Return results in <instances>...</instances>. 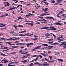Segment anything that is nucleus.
Returning a JSON list of instances; mask_svg holds the SVG:
<instances>
[{"label":"nucleus","instance_id":"nucleus-1","mask_svg":"<svg viewBox=\"0 0 66 66\" xmlns=\"http://www.w3.org/2000/svg\"><path fill=\"white\" fill-rule=\"evenodd\" d=\"M48 28H50V29H48ZM46 29V30H56V28H54L52 26H51L50 27H43L42 28H41L40 29V30L41 29Z\"/></svg>","mask_w":66,"mask_h":66},{"label":"nucleus","instance_id":"nucleus-2","mask_svg":"<svg viewBox=\"0 0 66 66\" xmlns=\"http://www.w3.org/2000/svg\"><path fill=\"white\" fill-rule=\"evenodd\" d=\"M3 4H6L4 6L5 7H7V6H10V4H9V3L7 2H4L3 3Z\"/></svg>","mask_w":66,"mask_h":66},{"label":"nucleus","instance_id":"nucleus-3","mask_svg":"<svg viewBox=\"0 0 66 66\" xmlns=\"http://www.w3.org/2000/svg\"><path fill=\"white\" fill-rule=\"evenodd\" d=\"M33 43H29L27 44H26V45L27 47H29L30 46H31L32 45H33Z\"/></svg>","mask_w":66,"mask_h":66},{"label":"nucleus","instance_id":"nucleus-4","mask_svg":"<svg viewBox=\"0 0 66 66\" xmlns=\"http://www.w3.org/2000/svg\"><path fill=\"white\" fill-rule=\"evenodd\" d=\"M13 27L14 28H16L17 27H23V26L22 25H19L18 26H16L15 25H13Z\"/></svg>","mask_w":66,"mask_h":66},{"label":"nucleus","instance_id":"nucleus-5","mask_svg":"<svg viewBox=\"0 0 66 66\" xmlns=\"http://www.w3.org/2000/svg\"><path fill=\"white\" fill-rule=\"evenodd\" d=\"M28 15H26V17H30V16H34V14H32L30 13L28 14Z\"/></svg>","mask_w":66,"mask_h":66},{"label":"nucleus","instance_id":"nucleus-6","mask_svg":"<svg viewBox=\"0 0 66 66\" xmlns=\"http://www.w3.org/2000/svg\"><path fill=\"white\" fill-rule=\"evenodd\" d=\"M38 59V57H37L35 59H34L32 60L31 61H30V62H36L37 60Z\"/></svg>","mask_w":66,"mask_h":66},{"label":"nucleus","instance_id":"nucleus-7","mask_svg":"<svg viewBox=\"0 0 66 66\" xmlns=\"http://www.w3.org/2000/svg\"><path fill=\"white\" fill-rule=\"evenodd\" d=\"M16 7H14L13 8H11L9 9V10H6V11L7 12V11H10V10H15V8H16Z\"/></svg>","mask_w":66,"mask_h":66},{"label":"nucleus","instance_id":"nucleus-8","mask_svg":"<svg viewBox=\"0 0 66 66\" xmlns=\"http://www.w3.org/2000/svg\"><path fill=\"white\" fill-rule=\"evenodd\" d=\"M48 11V8H46L44 10V13H47V12L46 11Z\"/></svg>","mask_w":66,"mask_h":66},{"label":"nucleus","instance_id":"nucleus-9","mask_svg":"<svg viewBox=\"0 0 66 66\" xmlns=\"http://www.w3.org/2000/svg\"><path fill=\"white\" fill-rule=\"evenodd\" d=\"M46 18L47 19H53V18L51 17H46Z\"/></svg>","mask_w":66,"mask_h":66},{"label":"nucleus","instance_id":"nucleus-10","mask_svg":"<svg viewBox=\"0 0 66 66\" xmlns=\"http://www.w3.org/2000/svg\"><path fill=\"white\" fill-rule=\"evenodd\" d=\"M49 15V14L47 13H45V14H44L43 13L42 14H41L40 15V16H42V17H43L44 16V15Z\"/></svg>","mask_w":66,"mask_h":66},{"label":"nucleus","instance_id":"nucleus-11","mask_svg":"<svg viewBox=\"0 0 66 66\" xmlns=\"http://www.w3.org/2000/svg\"><path fill=\"white\" fill-rule=\"evenodd\" d=\"M33 34H30L29 33H28L27 34H25V35L27 36H32V35H33Z\"/></svg>","mask_w":66,"mask_h":66},{"label":"nucleus","instance_id":"nucleus-12","mask_svg":"<svg viewBox=\"0 0 66 66\" xmlns=\"http://www.w3.org/2000/svg\"><path fill=\"white\" fill-rule=\"evenodd\" d=\"M50 34L48 33H46L45 34V36L46 37H49L50 36Z\"/></svg>","mask_w":66,"mask_h":66},{"label":"nucleus","instance_id":"nucleus-13","mask_svg":"<svg viewBox=\"0 0 66 66\" xmlns=\"http://www.w3.org/2000/svg\"><path fill=\"white\" fill-rule=\"evenodd\" d=\"M19 6H20L21 7H22V5H18V6H17L16 7H16V9H18V7Z\"/></svg>","mask_w":66,"mask_h":66},{"label":"nucleus","instance_id":"nucleus-14","mask_svg":"<svg viewBox=\"0 0 66 66\" xmlns=\"http://www.w3.org/2000/svg\"><path fill=\"white\" fill-rule=\"evenodd\" d=\"M45 21V22H46V20L45 19H41L39 20V21Z\"/></svg>","mask_w":66,"mask_h":66},{"label":"nucleus","instance_id":"nucleus-15","mask_svg":"<svg viewBox=\"0 0 66 66\" xmlns=\"http://www.w3.org/2000/svg\"><path fill=\"white\" fill-rule=\"evenodd\" d=\"M62 11L60 12L57 15V17H61L60 16H59V15H60V14H62Z\"/></svg>","mask_w":66,"mask_h":66},{"label":"nucleus","instance_id":"nucleus-16","mask_svg":"<svg viewBox=\"0 0 66 66\" xmlns=\"http://www.w3.org/2000/svg\"><path fill=\"white\" fill-rule=\"evenodd\" d=\"M58 61H60L61 62H63V60L61 59H57Z\"/></svg>","mask_w":66,"mask_h":66},{"label":"nucleus","instance_id":"nucleus-17","mask_svg":"<svg viewBox=\"0 0 66 66\" xmlns=\"http://www.w3.org/2000/svg\"><path fill=\"white\" fill-rule=\"evenodd\" d=\"M63 45L64 46H63V49H65L66 48V43L63 44Z\"/></svg>","mask_w":66,"mask_h":66},{"label":"nucleus","instance_id":"nucleus-18","mask_svg":"<svg viewBox=\"0 0 66 66\" xmlns=\"http://www.w3.org/2000/svg\"><path fill=\"white\" fill-rule=\"evenodd\" d=\"M40 47H41V46H37V47H36L35 48L36 49H39V48H40Z\"/></svg>","mask_w":66,"mask_h":66},{"label":"nucleus","instance_id":"nucleus-19","mask_svg":"<svg viewBox=\"0 0 66 66\" xmlns=\"http://www.w3.org/2000/svg\"><path fill=\"white\" fill-rule=\"evenodd\" d=\"M40 53L42 55H43V56H45V57L47 56V55H45L44 53Z\"/></svg>","mask_w":66,"mask_h":66},{"label":"nucleus","instance_id":"nucleus-20","mask_svg":"<svg viewBox=\"0 0 66 66\" xmlns=\"http://www.w3.org/2000/svg\"><path fill=\"white\" fill-rule=\"evenodd\" d=\"M55 55L58 56L60 55V52H57L55 53Z\"/></svg>","mask_w":66,"mask_h":66},{"label":"nucleus","instance_id":"nucleus-21","mask_svg":"<svg viewBox=\"0 0 66 66\" xmlns=\"http://www.w3.org/2000/svg\"><path fill=\"white\" fill-rule=\"evenodd\" d=\"M8 16V14H6L2 15H1L0 17H4V16Z\"/></svg>","mask_w":66,"mask_h":66},{"label":"nucleus","instance_id":"nucleus-22","mask_svg":"<svg viewBox=\"0 0 66 66\" xmlns=\"http://www.w3.org/2000/svg\"><path fill=\"white\" fill-rule=\"evenodd\" d=\"M52 2H51V3H55V1L54 0H52Z\"/></svg>","mask_w":66,"mask_h":66},{"label":"nucleus","instance_id":"nucleus-23","mask_svg":"<svg viewBox=\"0 0 66 66\" xmlns=\"http://www.w3.org/2000/svg\"><path fill=\"white\" fill-rule=\"evenodd\" d=\"M26 45V43H18L16 44V45Z\"/></svg>","mask_w":66,"mask_h":66},{"label":"nucleus","instance_id":"nucleus-24","mask_svg":"<svg viewBox=\"0 0 66 66\" xmlns=\"http://www.w3.org/2000/svg\"><path fill=\"white\" fill-rule=\"evenodd\" d=\"M28 61V60H24L23 61H22V63H26V62H27Z\"/></svg>","mask_w":66,"mask_h":66},{"label":"nucleus","instance_id":"nucleus-25","mask_svg":"<svg viewBox=\"0 0 66 66\" xmlns=\"http://www.w3.org/2000/svg\"><path fill=\"white\" fill-rule=\"evenodd\" d=\"M12 47H13L14 48H18V47H19V46H12Z\"/></svg>","mask_w":66,"mask_h":66},{"label":"nucleus","instance_id":"nucleus-26","mask_svg":"<svg viewBox=\"0 0 66 66\" xmlns=\"http://www.w3.org/2000/svg\"><path fill=\"white\" fill-rule=\"evenodd\" d=\"M54 62V60H51L50 61H49L47 62L48 63H52V62Z\"/></svg>","mask_w":66,"mask_h":66},{"label":"nucleus","instance_id":"nucleus-27","mask_svg":"<svg viewBox=\"0 0 66 66\" xmlns=\"http://www.w3.org/2000/svg\"><path fill=\"white\" fill-rule=\"evenodd\" d=\"M8 62H9V61L5 60L4 62H3V63H7Z\"/></svg>","mask_w":66,"mask_h":66},{"label":"nucleus","instance_id":"nucleus-28","mask_svg":"<svg viewBox=\"0 0 66 66\" xmlns=\"http://www.w3.org/2000/svg\"><path fill=\"white\" fill-rule=\"evenodd\" d=\"M44 3H45L46 5H48V4H49V3L47 2H44Z\"/></svg>","mask_w":66,"mask_h":66},{"label":"nucleus","instance_id":"nucleus-29","mask_svg":"<svg viewBox=\"0 0 66 66\" xmlns=\"http://www.w3.org/2000/svg\"><path fill=\"white\" fill-rule=\"evenodd\" d=\"M62 11H61L60 12H61L62 13L61 14L63 13V12H64V9L63 8L61 9Z\"/></svg>","mask_w":66,"mask_h":66},{"label":"nucleus","instance_id":"nucleus-30","mask_svg":"<svg viewBox=\"0 0 66 66\" xmlns=\"http://www.w3.org/2000/svg\"><path fill=\"white\" fill-rule=\"evenodd\" d=\"M23 19V18L21 17H19V18H18L17 20H19V19Z\"/></svg>","mask_w":66,"mask_h":66},{"label":"nucleus","instance_id":"nucleus-31","mask_svg":"<svg viewBox=\"0 0 66 66\" xmlns=\"http://www.w3.org/2000/svg\"><path fill=\"white\" fill-rule=\"evenodd\" d=\"M42 45L44 46H48V44H42Z\"/></svg>","mask_w":66,"mask_h":66},{"label":"nucleus","instance_id":"nucleus-32","mask_svg":"<svg viewBox=\"0 0 66 66\" xmlns=\"http://www.w3.org/2000/svg\"><path fill=\"white\" fill-rule=\"evenodd\" d=\"M50 65V64L49 63H48L47 64H43V66H48V65Z\"/></svg>","mask_w":66,"mask_h":66},{"label":"nucleus","instance_id":"nucleus-33","mask_svg":"<svg viewBox=\"0 0 66 66\" xmlns=\"http://www.w3.org/2000/svg\"><path fill=\"white\" fill-rule=\"evenodd\" d=\"M49 57H50V60H52V56H49Z\"/></svg>","mask_w":66,"mask_h":66},{"label":"nucleus","instance_id":"nucleus-34","mask_svg":"<svg viewBox=\"0 0 66 66\" xmlns=\"http://www.w3.org/2000/svg\"><path fill=\"white\" fill-rule=\"evenodd\" d=\"M27 56H22L21 58V59H24V58H26V57H27Z\"/></svg>","mask_w":66,"mask_h":66},{"label":"nucleus","instance_id":"nucleus-35","mask_svg":"<svg viewBox=\"0 0 66 66\" xmlns=\"http://www.w3.org/2000/svg\"><path fill=\"white\" fill-rule=\"evenodd\" d=\"M53 43V41H52L51 42H49L48 43V44H52V43Z\"/></svg>","mask_w":66,"mask_h":66},{"label":"nucleus","instance_id":"nucleus-36","mask_svg":"<svg viewBox=\"0 0 66 66\" xmlns=\"http://www.w3.org/2000/svg\"><path fill=\"white\" fill-rule=\"evenodd\" d=\"M9 33H10V34H14L15 33V32L14 31H11V32H9Z\"/></svg>","mask_w":66,"mask_h":66},{"label":"nucleus","instance_id":"nucleus-37","mask_svg":"<svg viewBox=\"0 0 66 66\" xmlns=\"http://www.w3.org/2000/svg\"><path fill=\"white\" fill-rule=\"evenodd\" d=\"M13 1L14 2H15V1H16V2H15V3H16L17 2H18V1H17V0H13Z\"/></svg>","mask_w":66,"mask_h":66},{"label":"nucleus","instance_id":"nucleus-38","mask_svg":"<svg viewBox=\"0 0 66 66\" xmlns=\"http://www.w3.org/2000/svg\"><path fill=\"white\" fill-rule=\"evenodd\" d=\"M8 66H15V65H11V64H8L7 65Z\"/></svg>","mask_w":66,"mask_h":66},{"label":"nucleus","instance_id":"nucleus-39","mask_svg":"<svg viewBox=\"0 0 66 66\" xmlns=\"http://www.w3.org/2000/svg\"><path fill=\"white\" fill-rule=\"evenodd\" d=\"M33 63H31L29 65V66H33Z\"/></svg>","mask_w":66,"mask_h":66},{"label":"nucleus","instance_id":"nucleus-40","mask_svg":"<svg viewBox=\"0 0 66 66\" xmlns=\"http://www.w3.org/2000/svg\"><path fill=\"white\" fill-rule=\"evenodd\" d=\"M60 38L61 37H58L57 38L58 40H60L61 39H60Z\"/></svg>","mask_w":66,"mask_h":66},{"label":"nucleus","instance_id":"nucleus-41","mask_svg":"<svg viewBox=\"0 0 66 66\" xmlns=\"http://www.w3.org/2000/svg\"><path fill=\"white\" fill-rule=\"evenodd\" d=\"M29 24H30L31 27H33V26L34 25L33 23H30Z\"/></svg>","mask_w":66,"mask_h":66},{"label":"nucleus","instance_id":"nucleus-42","mask_svg":"<svg viewBox=\"0 0 66 66\" xmlns=\"http://www.w3.org/2000/svg\"><path fill=\"white\" fill-rule=\"evenodd\" d=\"M62 24V23L58 22V25L61 26Z\"/></svg>","mask_w":66,"mask_h":66},{"label":"nucleus","instance_id":"nucleus-43","mask_svg":"<svg viewBox=\"0 0 66 66\" xmlns=\"http://www.w3.org/2000/svg\"><path fill=\"white\" fill-rule=\"evenodd\" d=\"M52 35L55 38H56V36L54 34H52Z\"/></svg>","mask_w":66,"mask_h":66},{"label":"nucleus","instance_id":"nucleus-44","mask_svg":"<svg viewBox=\"0 0 66 66\" xmlns=\"http://www.w3.org/2000/svg\"><path fill=\"white\" fill-rule=\"evenodd\" d=\"M19 62V61H18L17 62H12V64H15V63H18Z\"/></svg>","mask_w":66,"mask_h":66},{"label":"nucleus","instance_id":"nucleus-45","mask_svg":"<svg viewBox=\"0 0 66 66\" xmlns=\"http://www.w3.org/2000/svg\"><path fill=\"white\" fill-rule=\"evenodd\" d=\"M54 24H55L56 25H59V22H55L54 23Z\"/></svg>","mask_w":66,"mask_h":66},{"label":"nucleus","instance_id":"nucleus-46","mask_svg":"<svg viewBox=\"0 0 66 66\" xmlns=\"http://www.w3.org/2000/svg\"><path fill=\"white\" fill-rule=\"evenodd\" d=\"M19 36H24V35L22 34H19Z\"/></svg>","mask_w":66,"mask_h":66},{"label":"nucleus","instance_id":"nucleus-47","mask_svg":"<svg viewBox=\"0 0 66 66\" xmlns=\"http://www.w3.org/2000/svg\"><path fill=\"white\" fill-rule=\"evenodd\" d=\"M53 40V39H47V40H48V41H51V40Z\"/></svg>","mask_w":66,"mask_h":66},{"label":"nucleus","instance_id":"nucleus-48","mask_svg":"<svg viewBox=\"0 0 66 66\" xmlns=\"http://www.w3.org/2000/svg\"><path fill=\"white\" fill-rule=\"evenodd\" d=\"M10 42H7L5 43V44H8L9 45H11V44L10 43Z\"/></svg>","mask_w":66,"mask_h":66},{"label":"nucleus","instance_id":"nucleus-49","mask_svg":"<svg viewBox=\"0 0 66 66\" xmlns=\"http://www.w3.org/2000/svg\"><path fill=\"white\" fill-rule=\"evenodd\" d=\"M44 59H45V60H46V61H49V60L47 59H46L45 58Z\"/></svg>","mask_w":66,"mask_h":66},{"label":"nucleus","instance_id":"nucleus-50","mask_svg":"<svg viewBox=\"0 0 66 66\" xmlns=\"http://www.w3.org/2000/svg\"><path fill=\"white\" fill-rule=\"evenodd\" d=\"M48 48V47H45L43 49V50H46L47 49V48Z\"/></svg>","mask_w":66,"mask_h":66},{"label":"nucleus","instance_id":"nucleus-51","mask_svg":"<svg viewBox=\"0 0 66 66\" xmlns=\"http://www.w3.org/2000/svg\"><path fill=\"white\" fill-rule=\"evenodd\" d=\"M36 49V48H34L33 50H31V51H35V50Z\"/></svg>","mask_w":66,"mask_h":66},{"label":"nucleus","instance_id":"nucleus-52","mask_svg":"<svg viewBox=\"0 0 66 66\" xmlns=\"http://www.w3.org/2000/svg\"><path fill=\"white\" fill-rule=\"evenodd\" d=\"M8 48H9V47H5L4 48H3V49H8ZM2 49L3 48H2L1 49Z\"/></svg>","mask_w":66,"mask_h":66},{"label":"nucleus","instance_id":"nucleus-53","mask_svg":"<svg viewBox=\"0 0 66 66\" xmlns=\"http://www.w3.org/2000/svg\"><path fill=\"white\" fill-rule=\"evenodd\" d=\"M1 55H3V56H6V55L4 54H0Z\"/></svg>","mask_w":66,"mask_h":66},{"label":"nucleus","instance_id":"nucleus-54","mask_svg":"<svg viewBox=\"0 0 66 66\" xmlns=\"http://www.w3.org/2000/svg\"><path fill=\"white\" fill-rule=\"evenodd\" d=\"M66 14H63L61 15V16H63V17H66V16H65Z\"/></svg>","mask_w":66,"mask_h":66},{"label":"nucleus","instance_id":"nucleus-55","mask_svg":"<svg viewBox=\"0 0 66 66\" xmlns=\"http://www.w3.org/2000/svg\"><path fill=\"white\" fill-rule=\"evenodd\" d=\"M35 7H36L35 8V10H37V9H38V7H36V6H35Z\"/></svg>","mask_w":66,"mask_h":66},{"label":"nucleus","instance_id":"nucleus-56","mask_svg":"<svg viewBox=\"0 0 66 66\" xmlns=\"http://www.w3.org/2000/svg\"><path fill=\"white\" fill-rule=\"evenodd\" d=\"M48 47H50V48H53V46H48Z\"/></svg>","mask_w":66,"mask_h":66},{"label":"nucleus","instance_id":"nucleus-57","mask_svg":"<svg viewBox=\"0 0 66 66\" xmlns=\"http://www.w3.org/2000/svg\"><path fill=\"white\" fill-rule=\"evenodd\" d=\"M1 39H2V40H4V39H5L4 38H1Z\"/></svg>","mask_w":66,"mask_h":66},{"label":"nucleus","instance_id":"nucleus-58","mask_svg":"<svg viewBox=\"0 0 66 66\" xmlns=\"http://www.w3.org/2000/svg\"><path fill=\"white\" fill-rule=\"evenodd\" d=\"M51 53V52H50V51H48V53H46V54H48V53Z\"/></svg>","mask_w":66,"mask_h":66},{"label":"nucleus","instance_id":"nucleus-59","mask_svg":"<svg viewBox=\"0 0 66 66\" xmlns=\"http://www.w3.org/2000/svg\"><path fill=\"white\" fill-rule=\"evenodd\" d=\"M58 3H59V2H57L55 4H54V5H56V4H58Z\"/></svg>","mask_w":66,"mask_h":66},{"label":"nucleus","instance_id":"nucleus-60","mask_svg":"<svg viewBox=\"0 0 66 66\" xmlns=\"http://www.w3.org/2000/svg\"><path fill=\"white\" fill-rule=\"evenodd\" d=\"M24 31H23V33H26V30L24 29Z\"/></svg>","mask_w":66,"mask_h":66},{"label":"nucleus","instance_id":"nucleus-61","mask_svg":"<svg viewBox=\"0 0 66 66\" xmlns=\"http://www.w3.org/2000/svg\"><path fill=\"white\" fill-rule=\"evenodd\" d=\"M32 57H36L37 56V55H33L32 56Z\"/></svg>","mask_w":66,"mask_h":66},{"label":"nucleus","instance_id":"nucleus-62","mask_svg":"<svg viewBox=\"0 0 66 66\" xmlns=\"http://www.w3.org/2000/svg\"><path fill=\"white\" fill-rule=\"evenodd\" d=\"M39 56L40 58H43V56H42L40 55H39Z\"/></svg>","mask_w":66,"mask_h":66},{"label":"nucleus","instance_id":"nucleus-63","mask_svg":"<svg viewBox=\"0 0 66 66\" xmlns=\"http://www.w3.org/2000/svg\"><path fill=\"white\" fill-rule=\"evenodd\" d=\"M19 41H16L15 42V43H19Z\"/></svg>","mask_w":66,"mask_h":66},{"label":"nucleus","instance_id":"nucleus-64","mask_svg":"<svg viewBox=\"0 0 66 66\" xmlns=\"http://www.w3.org/2000/svg\"><path fill=\"white\" fill-rule=\"evenodd\" d=\"M66 43V42H61V44H65Z\"/></svg>","mask_w":66,"mask_h":66}]
</instances>
